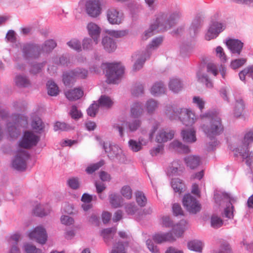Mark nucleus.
Instances as JSON below:
<instances>
[{"instance_id":"nucleus-36","label":"nucleus","mask_w":253,"mask_h":253,"mask_svg":"<svg viewBox=\"0 0 253 253\" xmlns=\"http://www.w3.org/2000/svg\"><path fill=\"white\" fill-rule=\"evenodd\" d=\"M143 113V105L140 102L134 103L131 108V114L135 118H138Z\"/></svg>"},{"instance_id":"nucleus-48","label":"nucleus","mask_w":253,"mask_h":253,"mask_svg":"<svg viewBox=\"0 0 253 253\" xmlns=\"http://www.w3.org/2000/svg\"><path fill=\"white\" fill-rule=\"evenodd\" d=\"M128 7L133 16H135L143 9V5L141 3L136 2L129 3Z\"/></svg>"},{"instance_id":"nucleus-41","label":"nucleus","mask_w":253,"mask_h":253,"mask_svg":"<svg viewBox=\"0 0 253 253\" xmlns=\"http://www.w3.org/2000/svg\"><path fill=\"white\" fill-rule=\"evenodd\" d=\"M34 213L37 216L42 217L49 213V210L47 207L39 204L37 205L34 208Z\"/></svg>"},{"instance_id":"nucleus-10","label":"nucleus","mask_w":253,"mask_h":253,"mask_svg":"<svg viewBox=\"0 0 253 253\" xmlns=\"http://www.w3.org/2000/svg\"><path fill=\"white\" fill-rule=\"evenodd\" d=\"M105 16L108 23L111 25H120L125 18L124 13L118 8L111 6L105 11Z\"/></svg>"},{"instance_id":"nucleus-6","label":"nucleus","mask_w":253,"mask_h":253,"mask_svg":"<svg viewBox=\"0 0 253 253\" xmlns=\"http://www.w3.org/2000/svg\"><path fill=\"white\" fill-rule=\"evenodd\" d=\"M141 125V120L135 119L122 123L115 124L113 127L115 130L118 131L120 136L123 138L124 136L125 127L128 131L134 132L138 129Z\"/></svg>"},{"instance_id":"nucleus-60","label":"nucleus","mask_w":253,"mask_h":253,"mask_svg":"<svg viewBox=\"0 0 253 253\" xmlns=\"http://www.w3.org/2000/svg\"><path fill=\"white\" fill-rule=\"evenodd\" d=\"M109 35L115 37L116 38H119L126 36L127 34V32L125 30L116 31L113 30H108L106 32Z\"/></svg>"},{"instance_id":"nucleus-1","label":"nucleus","mask_w":253,"mask_h":253,"mask_svg":"<svg viewBox=\"0 0 253 253\" xmlns=\"http://www.w3.org/2000/svg\"><path fill=\"white\" fill-rule=\"evenodd\" d=\"M182 17V12L179 9L160 11L155 15V22L145 31L142 36L144 40L153 35L156 30L166 31L174 26L178 21Z\"/></svg>"},{"instance_id":"nucleus-23","label":"nucleus","mask_w":253,"mask_h":253,"mask_svg":"<svg viewBox=\"0 0 253 253\" xmlns=\"http://www.w3.org/2000/svg\"><path fill=\"white\" fill-rule=\"evenodd\" d=\"M174 135V131L172 130L161 129L158 133L156 140L158 143L165 142L172 139Z\"/></svg>"},{"instance_id":"nucleus-43","label":"nucleus","mask_w":253,"mask_h":253,"mask_svg":"<svg viewBox=\"0 0 253 253\" xmlns=\"http://www.w3.org/2000/svg\"><path fill=\"white\" fill-rule=\"evenodd\" d=\"M47 93L50 96H56L59 93L57 85L52 81H48L46 84Z\"/></svg>"},{"instance_id":"nucleus-46","label":"nucleus","mask_w":253,"mask_h":253,"mask_svg":"<svg viewBox=\"0 0 253 253\" xmlns=\"http://www.w3.org/2000/svg\"><path fill=\"white\" fill-rule=\"evenodd\" d=\"M203 243L201 241L193 240L188 243V248L192 251L201 252L203 248Z\"/></svg>"},{"instance_id":"nucleus-56","label":"nucleus","mask_w":253,"mask_h":253,"mask_svg":"<svg viewBox=\"0 0 253 253\" xmlns=\"http://www.w3.org/2000/svg\"><path fill=\"white\" fill-rule=\"evenodd\" d=\"M67 44L71 48L77 51H80L82 49V46L80 42L76 39H73L67 42Z\"/></svg>"},{"instance_id":"nucleus-18","label":"nucleus","mask_w":253,"mask_h":253,"mask_svg":"<svg viewBox=\"0 0 253 253\" xmlns=\"http://www.w3.org/2000/svg\"><path fill=\"white\" fill-rule=\"evenodd\" d=\"M225 28V25L222 23L217 21L212 22L205 35V39L210 41L215 38Z\"/></svg>"},{"instance_id":"nucleus-62","label":"nucleus","mask_w":253,"mask_h":253,"mask_svg":"<svg viewBox=\"0 0 253 253\" xmlns=\"http://www.w3.org/2000/svg\"><path fill=\"white\" fill-rule=\"evenodd\" d=\"M121 194L126 199H130L132 197V191L128 185L124 186L121 190Z\"/></svg>"},{"instance_id":"nucleus-57","label":"nucleus","mask_w":253,"mask_h":253,"mask_svg":"<svg viewBox=\"0 0 253 253\" xmlns=\"http://www.w3.org/2000/svg\"><path fill=\"white\" fill-rule=\"evenodd\" d=\"M69 114L71 118L74 120H78L82 118L83 115L81 111L79 110L75 105H73L70 111Z\"/></svg>"},{"instance_id":"nucleus-39","label":"nucleus","mask_w":253,"mask_h":253,"mask_svg":"<svg viewBox=\"0 0 253 253\" xmlns=\"http://www.w3.org/2000/svg\"><path fill=\"white\" fill-rule=\"evenodd\" d=\"M113 104V101L111 98L105 95H101L98 100L99 107L105 108H110Z\"/></svg>"},{"instance_id":"nucleus-25","label":"nucleus","mask_w":253,"mask_h":253,"mask_svg":"<svg viewBox=\"0 0 253 253\" xmlns=\"http://www.w3.org/2000/svg\"><path fill=\"white\" fill-rule=\"evenodd\" d=\"M181 135L183 141L187 143H192L196 142V131L193 128L182 130Z\"/></svg>"},{"instance_id":"nucleus-13","label":"nucleus","mask_w":253,"mask_h":253,"mask_svg":"<svg viewBox=\"0 0 253 253\" xmlns=\"http://www.w3.org/2000/svg\"><path fill=\"white\" fill-rule=\"evenodd\" d=\"M182 202L184 207L190 213L195 214L201 210L199 202L190 194L184 195Z\"/></svg>"},{"instance_id":"nucleus-29","label":"nucleus","mask_w":253,"mask_h":253,"mask_svg":"<svg viewBox=\"0 0 253 253\" xmlns=\"http://www.w3.org/2000/svg\"><path fill=\"white\" fill-rule=\"evenodd\" d=\"M21 239V236L19 234H15L12 235L9 239V244L11 248L8 253H20V250L17 247V243Z\"/></svg>"},{"instance_id":"nucleus-61","label":"nucleus","mask_w":253,"mask_h":253,"mask_svg":"<svg viewBox=\"0 0 253 253\" xmlns=\"http://www.w3.org/2000/svg\"><path fill=\"white\" fill-rule=\"evenodd\" d=\"M144 87L142 84L137 83L135 84L132 88V94L135 96H138L143 93Z\"/></svg>"},{"instance_id":"nucleus-32","label":"nucleus","mask_w":253,"mask_h":253,"mask_svg":"<svg viewBox=\"0 0 253 253\" xmlns=\"http://www.w3.org/2000/svg\"><path fill=\"white\" fill-rule=\"evenodd\" d=\"M185 162L187 166L193 169L197 168L200 164V158L197 156H189L185 158Z\"/></svg>"},{"instance_id":"nucleus-55","label":"nucleus","mask_w":253,"mask_h":253,"mask_svg":"<svg viewBox=\"0 0 253 253\" xmlns=\"http://www.w3.org/2000/svg\"><path fill=\"white\" fill-rule=\"evenodd\" d=\"M198 80L202 83H205L206 86L208 87H211L212 86V83L209 80L208 76L206 74H202L199 72L197 74Z\"/></svg>"},{"instance_id":"nucleus-14","label":"nucleus","mask_w":253,"mask_h":253,"mask_svg":"<svg viewBox=\"0 0 253 253\" xmlns=\"http://www.w3.org/2000/svg\"><path fill=\"white\" fill-rule=\"evenodd\" d=\"M178 118L186 126H192L198 120L195 113L190 109L181 108L178 112Z\"/></svg>"},{"instance_id":"nucleus-2","label":"nucleus","mask_w":253,"mask_h":253,"mask_svg":"<svg viewBox=\"0 0 253 253\" xmlns=\"http://www.w3.org/2000/svg\"><path fill=\"white\" fill-rule=\"evenodd\" d=\"M202 120L200 127L208 137H215L222 133L224 126L219 114L209 111L201 114Z\"/></svg>"},{"instance_id":"nucleus-16","label":"nucleus","mask_w":253,"mask_h":253,"mask_svg":"<svg viewBox=\"0 0 253 253\" xmlns=\"http://www.w3.org/2000/svg\"><path fill=\"white\" fill-rule=\"evenodd\" d=\"M184 221H181L179 223L174 225L173 221L169 216H164L162 217L163 226L168 228L172 227V231L177 237H179L182 235L184 231Z\"/></svg>"},{"instance_id":"nucleus-26","label":"nucleus","mask_w":253,"mask_h":253,"mask_svg":"<svg viewBox=\"0 0 253 253\" xmlns=\"http://www.w3.org/2000/svg\"><path fill=\"white\" fill-rule=\"evenodd\" d=\"M101 43L104 49L108 52H113L117 48L116 42L108 36H105L102 38Z\"/></svg>"},{"instance_id":"nucleus-27","label":"nucleus","mask_w":253,"mask_h":253,"mask_svg":"<svg viewBox=\"0 0 253 253\" xmlns=\"http://www.w3.org/2000/svg\"><path fill=\"white\" fill-rule=\"evenodd\" d=\"M153 240L156 243L161 244L165 242H172L175 240L171 232L158 233L153 236Z\"/></svg>"},{"instance_id":"nucleus-15","label":"nucleus","mask_w":253,"mask_h":253,"mask_svg":"<svg viewBox=\"0 0 253 253\" xmlns=\"http://www.w3.org/2000/svg\"><path fill=\"white\" fill-rule=\"evenodd\" d=\"M40 140V137L30 131H26L19 142V145L21 148L30 149L37 145Z\"/></svg>"},{"instance_id":"nucleus-3","label":"nucleus","mask_w":253,"mask_h":253,"mask_svg":"<svg viewBox=\"0 0 253 253\" xmlns=\"http://www.w3.org/2000/svg\"><path fill=\"white\" fill-rule=\"evenodd\" d=\"M253 141V131L250 130L245 134L244 140L240 145L233 149L235 155L241 156L248 166L253 163V153L249 150V146Z\"/></svg>"},{"instance_id":"nucleus-9","label":"nucleus","mask_w":253,"mask_h":253,"mask_svg":"<svg viewBox=\"0 0 253 253\" xmlns=\"http://www.w3.org/2000/svg\"><path fill=\"white\" fill-rule=\"evenodd\" d=\"M84 10L88 16L97 18L102 11L101 0H86L84 3Z\"/></svg>"},{"instance_id":"nucleus-5","label":"nucleus","mask_w":253,"mask_h":253,"mask_svg":"<svg viewBox=\"0 0 253 253\" xmlns=\"http://www.w3.org/2000/svg\"><path fill=\"white\" fill-rule=\"evenodd\" d=\"M100 144L111 159H116L121 163L126 162V157L123 150L118 145H111L105 142H100Z\"/></svg>"},{"instance_id":"nucleus-34","label":"nucleus","mask_w":253,"mask_h":253,"mask_svg":"<svg viewBox=\"0 0 253 253\" xmlns=\"http://www.w3.org/2000/svg\"><path fill=\"white\" fill-rule=\"evenodd\" d=\"M180 108H175L171 105H168L165 107V113L168 117L170 120H175L178 118Z\"/></svg>"},{"instance_id":"nucleus-64","label":"nucleus","mask_w":253,"mask_h":253,"mask_svg":"<svg viewBox=\"0 0 253 253\" xmlns=\"http://www.w3.org/2000/svg\"><path fill=\"white\" fill-rule=\"evenodd\" d=\"M24 248L26 253H42L41 250L29 244H25Z\"/></svg>"},{"instance_id":"nucleus-33","label":"nucleus","mask_w":253,"mask_h":253,"mask_svg":"<svg viewBox=\"0 0 253 253\" xmlns=\"http://www.w3.org/2000/svg\"><path fill=\"white\" fill-rule=\"evenodd\" d=\"M159 103L154 99H149L145 104V108L149 115H152L159 107Z\"/></svg>"},{"instance_id":"nucleus-50","label":"nucleus","mask_w":253,"mask_h":253,"mask_svg":"<svg viewBox=\"0 0 253 253\" xmlns=\"http://www.w3.org/2000/svg\"><path fill=\"white\" fill-rule=\"evenodd\" d=\"M162 42L163 38L162 37H160L154 39L151 43L148 45L147 51L145 52L147 53L148 51V53L150 54V50L157 48L162 43Z\"/></svg>"},{"instance_id":"nucleus-11","label":"nucleus","mask_w":253,"mask_h":253,"mask_svg":"<svg viewBox=\"0 0 253 253\" xmlns=\"http://www.w3.org/2000/svg\"><path fill=\"white\" fill-rule=\"evenodd\" d=\"M21 49L23 57L27 59L37 58L41 53V45L36 43H24Z\"/></svg>"},{"instance_id":"nucleus-59","label":"nucleus","mask_w":253,"mask_h":253,"mask_svg":"<svg viewBox=\"0 0 253 253\" xmlns=\"http://www.w3.org/2000/svg\"><path fill=\"white\" fill-rule=\"evenodd\" d=\"M246 62V58L236 59L231 61L230 66L232 69H236L244 65Z\"/></svg>"},{"instance_id":"nucleus-38","label":"nucleus","mask_w":253,"mask_h":253,"mask_svg":"<svg viewBox=\"0 0 253 253\" xmlns=\"http://www.w3.org/2000/svg\"><path fill=\"white\" fill-rule=\"evenodd\" d=\"M57 45L56 42L52 39L48 40L41 45V51L49 52L51 51Z\"/></svg>"},{"instance_id":"nucleus-22","label":"nucleus","mask_w":253,"mask_h":253,"mask_svg":"<svg viewBox=\"0 0 253 253\" xmlns=\"http://www.w3.org/2000/svg\"><path fill=\"white\" fill-rule=\"evenodd\" d=\"M226 45L232 54L239 55L243 47V43L235 39H230L226 42Z\"/></svg>"},{"instance_id":"nucleus-7","label":"nucleus","mask_w":253,"mask_h":253,"mask_svg":"<svg viewBox=\"0 0 253 253\" xmlns=\"http://www.w3.org/2000/svg\"><path fill=\"white\" fill-rule=\"evenodd\" d=\"M88 75V71L84 68H77L63 74V82L65 85H69L77 79H85Z\"/></svg>"},{"instance_id":"nucleus-28","label":"nucleus","mask_w":253,"mask_h":253,"mask_svg":"<svg viewBox=\"0 0 253 253\" xmlns=\"http://www.w3.org/2000/svg\"><path fill=\"white\" fill-rule=\"evenodd\" d=\"M83 94V91L80 88H75L69 90L65 93L66 97L70 101H75L80 99L82 97Z\"/></svg>"},{"instance_id":"nucleus-52","label":"nucleus","mask_w":253,"mask_h":253,"mask_svg":"<svg viewBox=\"0 0 253 253\" xmlns=\"http://www.w3.org/2000/svg\"><path fill=\"white\" fill-rule=\"evenodd\" d=\"M95 186L99 198L101 200L104 199L105 196L102 194V192L106 188L105 184L101 181H96L95 183Z\"/></svg>"},{"instance_id":"nucleus-42","label":"nucleus","mask_w":253,"mask_h":253,"mask_svg":"<svg viewBox=\"0 0 253 253\" xmlns=\"http://www.w3.org/2000/svg\"><path fill=\"white\" fill-rule=\"evenodd\" d=\"M240 79L245 81L246 76H247L253 80V65L248 66L239 73Z\"/></svg>"},{"instance_id":"nucleus-4","label":"nucleus","mask_w":253,"mask_h":253,"mask_svg":"<svg viewBox=\"0 0 253 253\" xmlns=\"http://www.w3.org/2000/svg\"><path fill=\"white\" fill-rule=\"evenodd\" d=\"M102 67L105 70L109 83L117 84L124 73V68L118 63H103Z\"/></svg>"},{"instance_id":"nucleus-58","label":"nucleus","mask_w":253,"mask_h":253,"mask_svg":"<svg viewBox=\"0 0 253 253\" xmlns=\"http://www.w3.org/2000/svg\"><path fill=\"white\" fill-rule=\"evenodd\" d=\"M130 149L133 152H138L142 149V144L140 141L130 139L128 141Z\"/></svg>"},{"instance_id":"nucleus-35","label":"nucleus","mask_w":253,"mask_h":253,"mask_svg":"<svg viewBox=\"0 0 253 253\" xmlns=\"http://www.w3.org/2000/svg\"><path fill=\"white\" fill-rule=\"evenodd\" d=\"M15 82L16 84L19 87H28L31 86L30 81L25 75H17L15 78Z\"/></svg>"},{"instance_id":"nucleus-12","label":"nucleus","mask_w":253,"mask_h":253,"mask_svg":"<svg viewBox=\"0 0 253 253\" xmlns=\"http://www.w3.org/2000/svg\"><path fill=\"white\" fill-rule=\"evenodd\" d=\"M29 154L27 150H19L12 161V167L19 171L26 169L27 167V161L29 158Z\"/></svg>"},{"instance_id":"nucleus-20","label":"nucleus","mask_w":253,"mask_h":253,"mask_svg":"<svg viewBox=\"0 0 253 253\" xmlns=\"http://www.w3.org/2000/svg\"><path fill=\"white\" fill-rule=\"evenodd\" d=\"M149 57L150 54L148 53V51L147 53L139 52L138 53L133 54L132 57L134 60H135V61L133 66V70L137 71L141 69L146 60Z\"/></svg>"},{"instance_id":"nucleus-30","label":"nucleus","mask_w":253,"mask_h":253,"mask_svg":"<svg viewBox=\"0 0 253 253\" xmlns=\"http://www.w3.org/2000/svg\"><path fill=\"white\" fill-rule=\"evenodd\" d=\"M183 87L181 80L177 78L170 79L169 83V89L174 93H177L180 91Z\"/></svg>"},{"instance_id":"nucleus-40","label":"nucleus","mask_w":253,"mask_h":253,"mask_svg":"<svg viewBox=\"0 0 253 253\" xmlns=\"http://www.w3.org/2000/svg\"><path fill=\"white\" fill-rule=\"evenodd\" d=\"M109 202L111 206L117 208L121 206L122 198L117 193H113L109 195Z\"/></svg>"},{"instance_id":"nucleus-51","label":"nucleus","mask_w":253,"mask_h":253,"mask_svg":"<svg viewBox=\"0 0 253 253\" xmlns=\"http://www.w3.org/2000/svg\"><path fill=\"white\" fill-rule=\"evenodd\" d=\"M144 2L149 12L152 14L158 8V0H144Z\"/></svg>"},{"instance_id":"nucleus-8","label":"nucleus","mask_w":253,"mask_h":253,"mask_svg":"<svg viewBox=\"0 0 253 253\" xmlns=\"http://www.w3.org/2000/svg\"><path fill=\"white\" fill-rule=\"evenodd\" d=\"M214 199L215 202L219 204V205H221L222 202H225L227 200H229V203L227 205V207L224 209L222 216L229 219L232 218L233 217L234 207L231 203L232 199L230 198L229 194L225 193L216 192L214 194Z\"/></svg>"},{"instance_id":"nucleus-45","label":"nucleus","mask_w":253,"mask_h":253,"mask_svg":"<svg viewBox=\"0 0 253 253\" xmlns=\"http://www.w3.org/2000/svg\"><path fill=\"white\" fill-rule=\"evenodd\" d=\"M171 185L175 192L181 193L184 187V184L179 178H174L171 180Z\"/></svg>"},{"instance_id":"nucleus-19","label":"nucleus","mask_w":253,"mask_h":253,"mask_svg":"<svg viewBox=\"0 0 253 253\" xmlns=\"http://www.w3.org/2000/svg\"><path fill=\"white\" fill-rule=\"evenodd\" d=\"M203 20L204 16L201 13L194 16L189 28V33L191 37H194L198 33L203 25Z\"/></svg>"},{"instance_id":"nucleus-63","label":"nucleus","mask_w":253,"mask_h":253,"mask_svg":"<svg viewBox=\"0 0 253 253\" xmlns=\"http://www.w3.org/2000/svg\"><path fill=\"white\" fill-rule=\"evenodd\" d=\"M111 253H126L124 244L120 242L114 245Z\"/></svg>"},{"instance_id":"nucleus-54","label":"nucleus","mask_w":253,"mask_h":253,"mask_svg":"<svg viewBox=\"0 0 253 253\" xmlns=\"http://www.w3.org/2000/svg\"><path fill=\"white\" fill-rule=\"evenodd\" d=\"M136 200L139 206L144 207L147 203V199L144 193L141 191H137L135 193Z\"/></svg>"},{"instance_id":"nucleus-24","label":"nucleus","mask_w":253,"mask_h":253,"mask_svg":"<svg viewBox=\"0 0 253 253\" xmlns=\"http://www.w3.org/2000/svg\"><path fill=\"white\" fill-rule=\"evenodd\" d=\"M170 149L181 153H188L190 150L189 147L183 144L181 141L178 140H174L169 145Z\"/></svg>"},{"instance_id":"nucleus-21","label":"nucleus","mask_w":253,"mask_h":253,"mask_svg":"<svg viewBox=\"0 0 253 253\" xmlns=\"http://www.w3.org/2000/svg\"><path fill=\"white\" fill-rule=\"evenodd\" d=\"M87 29L89 35L93 39L95 44H97L100 39L101 28L96 24L90 22L87 25Z\"/></svg>"},{"instance_id":"nucleus-49","label":"nucleus","mask_w":253,"mask_h":253,"mask_svg":"<svg viewBox=\"0 0 253 253\" xmlns=\"http://www.w3.org/2000/svg\"><path fill=\"white\" fill-rule=\"evenodd\" d=\"M33 128L37 132H40L44 128V124L39 118H35L32 122Z\"/></svg>"},{"instance_id":"nucleus-37","label":"nucleus","mask_w":253,"mask_h":253,"mask_svg":"<svg viewBox=\"0 0 253 253\" xmlns=\"http://www.w3.org/2000/svg\"><path fill=\"white\" fill-rule=\"evenodd\" d=\"M15 125L22 127H26L28 124L27 117L20 114H14L11 116Z\"/></svg>"},{"instance_id":"nucleus-47","label":"nucleus","mask_w":253,"mask_h":253,"mask_svg":"<svg viewBox=\"0 0 253 253\" xmlns=\"http://www.w3.org/2000/svg\"><path fill=\"white\" fill-rule=\"evenodd\" d=\"M223 221L217 215L214 214L211 218V225L213 228H218L222 226Z\"/></svg>"},{"instance_id":"nucleus-17","label":"nucleus","mask_w":253,"mask_h":253,"mask_svg":"<svg viewBox=\"0 0 253 253\" xmlns=\"http://www.w3.org/2000/svg\"><path fill=\"white\" fill-rule=\"evenodd\" d=\"M29 237L31 239L35 240L41 244H45L47 238L46 232L42 226L36 227L29 233Z\"/></svg>"},{"instance_id":"nucleus-44","label":"nucleus","mask_w":253,"mask_h":253,"mask_svg":"<svg viewBox=\"0 0 253 253\" xmlns=\"http://www.w3.org/2000/svg\"><path fill=\"white\" fill-rule=\"evenodd\" d=\"M245 104L242 99L236 100L235 107L234 110V116L235 117H240L244 109Z\"/></svg>"},{"instance_id":"nucleus-53","label":"nucleus","mask_w":253,"mask_h":253,"mask_svg":"<svg viewBox=\"0 0 253 253\" xmlns=\"http://www.w3.org/2000/svg\"><path fill=\"white\" fill-rule=\"evenodd\" d=\"M74 127L64 122H56L54 126V129L55 131L61 130L62 131H68L73 129Z\"/></svg>"},{"instance_id":"nucleus-31","label":"nucleus","mask_w":253,"mask_h":253,"mask_svg":"<svg viewBox=\"0 0 253 253\" xmlns=\"http://www.w3.org/2000/svg\"><path fill=\"white\" fill-rule=\"evenodd\" d=\"M166 87L164 83L158 82L155 83L151 87V92L155 95L158 96L165 93Z\"/></svg>"}]
</instances>
